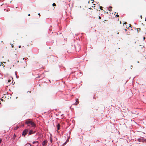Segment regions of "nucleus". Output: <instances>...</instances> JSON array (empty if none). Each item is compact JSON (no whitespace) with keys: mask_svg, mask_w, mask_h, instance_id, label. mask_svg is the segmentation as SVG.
<instances>
[{"mask_svg":"<svg viewBox=\"0 0 146 146\" xmlns=\"http://www.w3.org/2000/svg\"><path fill=\"white\" fill-rule=\"evenodd\" d=\"M36 143H38V141H36Z\"/></svg>","mask_w":146,"mask_h":146,"instance_id":"28","label":"nucleus"},{"mask_svg":"<svg viewBox=\"0 0 146 146\" xmlns=\"http://www.w3.org/2000/svg\"><path fill=\"white\" fill-rule=\"evenodd\" d=\"M11 80H9L8 82H11Z\"/></svg>","mask_w":146,"mask_h":146,"instance_id":"17","label":"nucleus"},{"mask_svg":"<svg viewBox=\"0 0 146 146\" xmlns=\"http://www.w3.org/2000/svg\"><path fill=\"white\" fill-rule=\"evenodd\" d=\"M28 15L29 16H30V14H29Z\"/></svg>","mask_w":146,"mask_h":146,"instance_id":"29","label":"nucleus"},{"mask_svg":"<svg viewBox=\"0 0 146 146\" xmlns=\"http://www.w3.org/2000/svg\"><path fill=\"white\" fill-rule=\"evenodd\" d=\"M137 140L139 142H146V139H145L143 138L138 139Z\"/></svg>","mask_w":146,"mask_h":146,"instance_id":"3","label":"nucleus"},{"mask_svg":"<svg viewBox=\"0 0 146 146\" xmlns=\"http://www.w3.org/2000/svg\"><path fill=\"white\" fill-rule=\"evenodd\" d=\"M100 9H101V10H103V7L102 6H100Z\"/></svg>","mask_w":146,"mask_h":146,"instance_id":"10","label":"nucleus"},{"mask_svg":"<svg viewBox=\"0 0 146 146\" xmlns=\"http://www.w3.org/2000/svg\"><path fill=\"white\" fill-rule=\"evenodd\" d=\"M25 123L29 126L35 127L36 126V124L30 119L27 120L25 122Z\"/></svg>","mask_w":146,"mask_h":146,"instance_id":"1","label":"nucleus"},{"mask_svg":"<svg viewBox=\"0 0 146 146\" xmlns=\"http://www.w3.org/2000/svg\"><path fill=\"white\" fill-rule=\"evenodd\" d=\"M18 127H15V130H17L18 129Z\"/></svg>","mask_w":146,"mask_h":146,"instance_id":"13","label":"nucleus"},{"mask_svg":"<svg viewBox=\"0 0 146 146\" xmlns=\"http://www.w3.org/2000/svg\"><path fill=\"white\" fill-rule=\"evenodd\" d=\"M116 16L117 17H119V16L117 14L116 15Z\"/></svg>","mask_w":146,"mask_h":146,"instance_id":"19","label":"nucleus"},{"mask_svg":"<svg viewBox=\"0 0 146 146\" xmlns=\"http://www.w3.org/2000/svg\"><path fill=\"white\" fill-rule=\"evenodd\" d=\"M10 44L11 45V46L12 47V48H13V46H13V44Z\"/></svg>","mask_w":146,"mask_h":146,"instance_id":"14","label":"nucleus"},{"mask_svg":"<svg viewBox=\"0 0 146 146\" xmlns=\"http://www.w3.org/2000/svg\"><path fill=\"white\" fill-rule=\"evenodd\" d=\"M47 143V141L46 140H44L43 142L42 143V145L43 146H44L46 145Z\"/></svg>","mask_w":146,"mask_h":146,"instance_id":"4","label":"nucleus"},{"mask_svg":"<svg viewBox=\"0 0 146 146\" xmlns=\"http://www.w3.org/2000/svg\"><path fill=\"white\" fill-rule=\"evenodd\" d=\"M38 15H39V16H40V14L39 13L38 14Z\"/></svg>","mask_w":146,"mask_h":146,"instance_id":"27","label":"nucleus"},{"mask_svg":"<svg viewBox=\"0 0 146 146\" xmlns=\"http://www.w3.org/2000/svg\"><path fill=\"white\" fill-rule=\"evenodd\" d=\"M0 65L1 66H3V67L5 66L4 65V64L2 62H1V64Z\"/></svg>","mask_w":146,"mask_h":146,"instance_id":"9","label":"nucleus"},{"mask_svg":"<svg viewBox=\"0 0 146 146\" xmlns=\"http://www.w3.org/2000/svg\"><path fill=\"white\" fill-rule=\"evenodd\" d=\"M79 103L78 100V99H76V102L75 104L77 105Z\"/></svg>","mask_w":146,"mask_h":146,"instance_id":"7","label":"nucleus"},{"mask_svg":"<svg viewBox=\"0 0 146 146\" xmlns=\"http://www.w3.org/2000/svg\"><path fill=\"white\" fill-rule=\"evenodd\" d=\"M27 145H30V146H31V145H30V144H28Z\"/></svg>","mask_w":146,"mask_h":146,"instance_id":"26","label":"nucleus"},{"mask_svg":"<svg viewBox=\"0 0 146 146\" xmlns=\"http://www.w3.org/2000/svg\"><path fill=\"white\" fill-rule=\"evenodd\" d=\"M127 23L126 22H125L124 23V24H126Z\"/></svg>","mask_w":146,"mask_h":146,"instance_id":"23","label":"nucleus"},{"mask_svg":"<svg viewBox=\"0 0 146 146\" xmlns=\"http://www.w3.org/2000/svg\"><path fill=\"white\" fill-rule=\"evenodd\" d=\"M56 127H57V129L58 130L60 129V124L59 123L58 124L56 125Z\"/></svg>","mask_w":146,"mask_h":146,"instance_id":"5","label":"nucleus"},{"mask_svg":"<svg viewBox=\"0 0 146 146\" xmlns=\"http://www.w3.org/2000/svg\"><path fill=\"white\" fill-rule=\"evenodd\" d=\"M145 37L144 36L143 37V39L145 40Z\"/></svg>","mask_w":146,"mask_h":146,"instance_id":"24","label":"nucleus"},{"mask_svg":"<svg viewBox=\"0 0 146 146\" xmlns=\"http://www.w3.org/2000/svg\"><path fill=\"white\" fill-rule=\"evenodd\" d=\"M19 48H20L21 47V45H20L19 46Z\"/></svg>","mask_w":146,"mask_h":146,"instance_id":"25","label":"nucleus"},{"mask_svg":"<svg viewBox=\"0 0 146 146\" xmlns=\"http://www.w3.org/2000/svg\"><path fill=\"white\" fill-rule=\"evenodd\" d=\"M140 17L141 18V19H142V16H141V15L140 16Z\"/></svg>","mask_w":146,"mask_h":146,"instance_id":"22","label":"nucleus"},{"mask_svg":"<svg viewBox=\"0 0 146 146\" xmlns=\"http://www.w3.org/2000/svg\"><path fill=\"white\" fill-rule=\"evenodd\" d=\"M52 6H56V4L55 3H53V4H52Z\"/></svg>","mask_w":146,"mask_h":146,"instance_id":"12","label":"nucleus"},{"mask_svg":"<svg viewBox=\"0 0 146 146\" xmlns=\"http://www.w3.org/2000/svg\"><path fill=\"white\" fill-rule=\"evenodd\" d=\"M99 19H101V17L100 16H99Z\"/></svg>","mask_w":146,"mask_h":146,"instance_id":"16","label":"nucleus"},{"mask_svg":"<svg viewBox=\"0 0 146 146\" xmlns=\"http://www.w3.org/2000/svg\"><path fill=\"white\" fill-rule=\"evenodd\" d=\"M107 21V20H104V21Z\"/></svg>","mask_w":146,"mask_h":146,"instance_id":"30","label":"nucleus"},{"mask_svg":"<svg viewBox=\"0 0 146 146\" xmlns=\"http://www.w3.org/2000/svg\"><path fill=\"white\" fill-rule=\"evenodd\" d=\"M28 131V129H25L24 130L23 132L22 135V136L25 137V135L27 134Z\"/></svg>","mask_w":146,"mask_h":146,"instance_id":"2","label":"nucleus"},{"mask_svg":"<svg viewBox=\"0 0 146 146\" xmlns=\"http://www.w3.org/2000/svg\"><path fill=\"white\" fill-rule=\"evenodd\" d=\"M16 137V135H15V134H14L13 136V137L12 138V139H13V140H14L15 138Z\"/></svg>","mask_w":146,"mask_h":146,"instance_id":"8","label":"nucleus"},{"mask_svg":"<svg viewBox=\"0 0 146 146\" xmlns=\"http://www.w3.org/2000/svg\"><path fill=\"white\" fill-rule=\"evenodd\" d=\"M36 141H34L33 142V144H35V143H36Z\"/></svg>","mask_w":146,"mask_h":146,"instance_id":"18","label":"nucleus"},{"mask_svg":"<svg viewBox=\"0 0 146 146\" xmlns=\"http://www.w3.org/2000/svg\"><path fill=\"white\" fill-rule=\"evenodd\" d=\"M1 142H2V139H0V143H1Z\"/></svg>","mask_w":146,"mask_h":146,"instance_id":"15","label":"nucleus"},{"mask_svg":"<svg viewBox=\"0 0 146 146\" xmlns=\"http://www.w3.org/2000/svg\"><path fill=\"white\" fill-rule=\"evenodd\" d=\"M1 100L2 101H4L3 100V99L1 98Z\"/></svg>","mask_w":146,"mask_h":146,"instance_id":"21","label":"nucleus"},{"mask_svg":"<svg viewBox=\"0 0 146 146\" xmlns=\"http://www.w3.org/2000/svg\"><path fill=\"white\" fill-rule=\"evenodd\" d=\"M50 141L52 143V138L51 137H50Z\"/></svg>","mask_w":146,"mask_h":146,"instance_id":"11","label":"nucleus"},{"mask_svg":"<svg viewBox=\"0 0 146 146\" xmlns=\"http://www.w3.org/2000/svg\"><path fill=\"white\" fill-rule=\"evenodd\" d=\"M110 7L111 8H112V7Z\"/></svg>","mask_w":146,"mask_h":146,"instance_id":"31","label":"nucleus"},{"mask_svg":"<svg viewBox=\"0 0 146 146\" xmlns=\"http://www.w3.org/2000/svg\"><path fill=\"white\" fill-rule=\"evenodd\" d=\"M33 133V131L32 130H30V131H29V135H31V134H32Z\"/></svg>","mask_w":146,"mask_h":146,"instance_id":"6","label":"nucleus"},{"mask_svg":"<svg viewBox=\"0 0 146 146\" xmlns=\"http://www.w3.org/2000/svg\"><path fill=\"white\" fill-rule=\"evenodd\" d=\"M137 29H139V30L140 31L141 30V29L140 28H139Z\"/></svg>","mask_w":146,"mask_h":146,"instance_id":"20","label":"nucleus"}]
</instances>
